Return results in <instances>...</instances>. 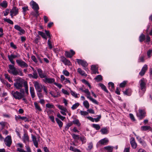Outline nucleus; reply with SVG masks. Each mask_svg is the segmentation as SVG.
Listing matches in <instances>:
<instances>
[{"label":"nucleus","mask_w":152,"mask_h":152,"mask_svg":"<svg viewBox=\"0 0 152 152\" xmlns=\"http://www.w3.org/2000/svg\"><path fill=\"white\" fill-rule=\"evenodd\" d=\"M9 69L8 70V72L14 75H19L20 76H23V74L22 71L20 70H17L15 68L14 65L9 64Z\"/></svg>","instance_id":"1"},{"label":"nucleus","mask_w":152,"mask_h":152,"mask_svg":"<svg viewBox=\"0 0 152 152\" xmlns=\"http://www.w3.org/2000/svg\"><path fill=\"white\" fill-rule=\"evenodd\" d=\"M11 94L13 97L15 99L20 100L24 97L25 93L24 89L20 90V92L12 91Z\"/></svg>","instance_id":"2"},{"label":"nucleus","mask_w":152,"mask_h":152,"mask_svg":"<svg viewBox=\"0 0 152 152\" xmlns=\"http://www.w3.org/2000/svg\"><path fill=\"white\" fill-rule=\"evenodd\" d=\"M80 90L82 92L85 93L86 94V96L87 98L89 99L93 103L96 104H98L99 102L91 96V93L88 89H85L84 90L83 88L82 87L80 88Z\"/></svg>","instance_id":"3"},{"label":"nucleus","mask_w":152,"mask_h":152,"mask_svg":"<svg viewBox=\"0 0 152 152\" xmlns=\"http://www.w3.org/2000/svg\"><path fill=\"white\" fill-rule=\"evenodd\" d=\"M15 81L14 84V87L17 89L22 90L23 85H24V83L25 81H24L22 78L18 77L16 79Z\"/></svg>","instance_id":"4"},{"label":"nucleus","mask_w":152,"mask_h":152,"mask_svg":"<svg viewBox=\"0 0 152 152\" xmlns=\"http://www.w3.org/2000/svg\"><path fill=\"white\" fill-rule=\"evenodd\" d=\"M33 84L37 92H42V86L39 82L36 81L33 82Z\"/></svg>","instance_id":"5"},{"label":"nucleus","mask_w":152,"mask_h":152,"mask_svg":"<svg viewBox=\"0 0 152 152\" xmlns=\"http://www.w3.org/2000/svg\"><path fill=\"white\" fill-rule=\"evenodd\" d=\"M77 62L80 64L83 67L84 69L86 71L88 70V68L87 66L88 65V64L87 62L83 60L79 59H76Z\"/></svg>","instance_id":"6"},{"label":"nucleus","mask_w":152,"mask_h":152,"mask_svg":"<svg viewBox=\"0 0 152 152\" xmlns=\"http://www.w3.org/2000/svg\"><path fill=\"white\" fill-rule=\"evenodd\" d=\"M16 62L18 65L22 68H27L28 66V64L22 59H17Z\"/></svg>","instance_id":"7"},{"label":"nucleus","mask_w":152,"mask_h":152,"mask_svg":"<svg viewBox=\"0 0 152 152\" xmlns=\"http://www.w3.org/2000/svg\"><path fill=\"white\" fill-rule=\"evenodd\" d=\"M14 28L16 30L19 31L18 33V34L19 35H21L25 34V30L22 29L19 26L16 25L14 26Z\"/></svg>","instance_id":"8"},{"label":"nucleus","mask_w":152,"mask_h":152,"mask_svg":"<svg viewBox=\"0 0 152 152\" xmlns=\"http://www.w3.org/2000/svg\"><path fill=\"white\" fill-rule=\"evenodd\" d=\"M42 81L46 83L51 84L54 83L55 79L54 78L48 77L46 75V77L42 79Z\"/></svg>","instance_id":"9"},{"label":"nucleus","mask_w":152,"mask_h":152,"mask_svg":"<svg viewBox=\"0 0 152 152\" xmlns=\"http://www.w3.org/2000/svg\"><path fill=\"white\" fill-rule=\"evenodd\" d=\"M4 141L6 145L8 147H10L12 143L11 137L9 135L5 137Z\"/></svg>","instance_id":"10"},{"label":"nucleus","mask_w":152,"mask_h":152,"mask_svg":"<svg viewBox=\"0 0 152 152\" xmlns=\"http://www.w3.org/2000/svg\"><path fill=\"white\" fill-rule=\"evenodd\" d=\"M30 5L35 11L37 12V11L39 10V7L38 4L34 1H31L30 3Z\"/></svg>","instance_id":"11"},{"label":"nucleus","mask_w":152,"mask_h":152,"mask_svg":"<svg viewBox=\"0 0 152 152\" xmlns=\"http://www.w3.org/2000/svg\"><path fill=\"white\" fill-rule=\"evenodd\" d=\"M60 80L61 83L64 84H66L68 83H71L70 81L69 80V78H65L63 75H61L60 76Z\"/></svg>","instance_id":"12"},{"label":"nucleus","mask_w":152,"mask_h":152,"mask_svg":"<svg viewBox=\"0 0 152 152\" xmlns=\"http://www.w3.org/2000/svg\"><path fill=\"white\" fill-rule=\"evenodd\" d=\"M34 105L36 113H39V112L42 111V109L38 103L37 102H34Z\"/></svg>","instance_id":"13"},{"label":"nucleus","mask_w":152,"mask_h":152,"mask_svg":"<svg viewBox=\"0 0 152 152\" xmlns=\"http://www.w3.org/2000/svg\"><path fill=\"white\" fill-rule=\"evenodd\" d=\"M10 15L12 17L18 14V10L16 7H14L10 11Z\"/></svg>","instance_id":"14"},{"label":"nucleus","mask_w":152,"mask_h":152,"mask_svg":"<svg viewBox=\"0 0 152 152\" xmlns=\"http://www.w3.org/2000/svg\"><path fill=\"white\" fill-rule=\"evenodd\" d=\"M15 119L17 121L19 119H21L23 120L25 122H28L29 121L28 119L26 117H21L19 115H18V116L15 115Z\"/></svg>","instance_id":"15"},{"label":"nucleus","mask_w":152,"mask_h":152,"mask_svg":"<svg viewBox=\"0 0 152 152\" xmlns=\"http://www.w3.org/2000/svg\"><path fill=\"white\" fill-rule=\"evenodd\" d=\"M131 146L133 149H135L137 146V143L136 142L134 138L132 137L131 138L130 141Z\"/></svg>","instance_id":"16"},{"label":"nucleus","mask_w":152,"mask_h":152,"mask_svg":"<svg viewBox=\"0 0 152 152\" xmlns=\"http://www.w3.org/2000/svg\"><path fill=\"white\" fill-rule=\"evenodd\" d=\"M70 51L71 53L69 51H65V55L66 57L71 58L75 54V52L72 50H71Z\"/></svg>","instance_id":"17"},{"label":"nucleus","mask_w":152,"mask_h":152,"mask_svg":"<svg viewBox=\"0 0 152 152\" xmlns=\"http://www.w3.org/2000/svg\"><path fill=\"white\" fill-rule=\"evenodd\" d=\"M37 71L39 77L41 78H44L46 77V75L40 69H38Z\"/></svg>","instance_id":"18"},{"label":"nucleus","mask_w":152,"mask_h":152,"mask_svg":"<svg viewBox=\"0 0 152 152\" xmlns=\"http://www.w3.org/2000/svg\"><path fill=\"white\" fill-rule=\"evenodd\" d=\"M20 57V55L17 53H16V55L13 54H11L10 55H8V57L9 60H13L14 59L16 58H19Z\"/></svg>","instance_id":"19"},{"label":"nucleus","mask_w":152,"mask_h":152,"mask_svg":"<svg viewBox=\"0 0 152 152\" xmlns=\"http://www.w3.org/2000/svg\"><path fill=\"white\" fill-rule=\"evenodd\" d=\"M108 140L106 138H104L100 140L99 143L101 145H106L108 142Z\"/></svg>","instance_id":"20"},{"label":"nucleus","mask_w":152,"mask_h":152,"mask_svg":"<svg viewBox=\"0 0 152 152\" xmlns=\"http://www.w3.org/2000/svg\"><path fill=\"white\" fill-rule=\"evenodd\" d=\"M30 91L32 98L33 99L35 96V93L34 88L32 87H30Z\"/></svg>","instance_id":"21"},{"label":"nucleus","mask_w":152,"mask_h":152,"mask_svg":"<svg viewBox=\"0 0 152 152\" xmlns=\"http://www.w3.org/2000/svg\"><path fill=\"white\" fill-rule=\"evenodd\" d=\"M29 137L26 133L24 134L23 136V141L25 143L29 141Z\"/></svg>","instance_id":"22"},{"label":"nucleus","mask_w":152,"mask_h":152,"mask_svg":"<svg viewBox=\"0 0 152 152\" xmlns=\"http://www.w3.org/2000/svg\"><path fill=\"white\" fill-rule=\"evenodd\" d=\"M137 117L140 119H142V109H140L138 110V112L137 113Z\"/></svg>","instance_id":"23"},{"label":"nucleus","mask_w":152,"mask_h":152,"mask_svg":"<svg viewBox=\"0 0 152 152\" xmlns=\"http://www.w3.org/2000/svg\"><path fill=\"white\" fill-rule=\"evenodd\" d=\"M91 69L92 71V73L94 74H99L98 72L97 71V69L96 66L94 65H92L91 66Z\"/></svg>","instance_id":"24"},{"label":"nucleus","mask_w":152,"mask_h":152,"mask_svg":"<svg viewBox=\"0 0 152 152\" xmlns=\"http://www.w3.org/2000/svg\"><path fill=\"white\" fill-rule=\"evenodd\" d=\"M150 37L148 36H147L146 37L143 34V41L145 40V42L148 43V44L151 40Z\"/></svg>","instance_id":"25"},{"label":"nucleus","mask_w":152,"mask_h":152,"mask_svg":"<svg viewBox=\"0 0 152 152\" xmlns=\"http://www.w3.org/2000/svg\"><path fill=\"white\" fill-rule=\"evenodd\" d=\"M100 132L103 134H106L109 133L108 130L106 127L100 130Z\"/></svg>","instance_id":"26"},{"label":"nucleus","mask_w":152,"mask_h":152,"mask_svg":"<svg viewBox=\"0 0 152 152\" xmlns=\"http://www.w3.org/2000/svg\"><path fill=\"white\" fill-rule=\"evenodd\" d=\"M77 72L82 76L86 77L87 75L85 73V72L82 70L80 68H78L77 69Z\"/></svg>","instance_id":"27"},{"label":"nucleus","mask_w":152,"mask_h":152,"mask_svg":"<svg viewBox=\"0 0 152 152\" xmlns=\"http://www.w3.org/2000/svg\"><path fill=\"white\" fill-rule=\"evenodd\" d=\"M109 89L111 91H113L114 88V84L112 82H110L108 83Z\"/></svg>","instance_id":"28"},{"label":"nucleus","mask_w":152,"mask_h":152,"mask_svg":"<svg viewBox=\"0 0 152 152\" xmlns=\"http://www.w3.org/2000/svg\"><path fill=\"white\" fill-rule=\"evenodd\" d=\"M99 85L101 87L102 90L107 93H108V91L106 87L102 83H99Z\"/></svg>","instance_id":"29"},{"label":"nucleus","mask_w":152,"mask_h":152,"mask_svg":"<svg viewBox=\"0 0 152 152\" xmlns=\"http://www.w3.org/2000/svg\"><path fill=\"white\" fill-rule=\"evenodd\" d=\"M70 92L72 95L75 98H78L80 96V94H77L74 91L71 90Z\"/></svg>","instance_id":"30"},{"label":"nucleus","mask_w":152,"mask_h":152,"mask_svg":"<svg viewBox=\"0 0 152 152\" xmlns=\"http://www.w3.org/2000/svg\"><path fill=\"white\" fill-rule=\"evenodd\" d=\"M32 140L34 142V145L36 148L38 146V142L37 140L36 137L35 136H32Z\"/></svg>","instance_id":"31"},{"label":"nucleus","mask_w":152,"mask_h":152,"mask_svg":"<svg viewBox=\"0 0 152 152\" xmlns=\"http://www.w3.org/2000/svg\"><path fill=\"white\" fill-rule=\"evenodd\" d=\"M24 86L25 87V90L26 93L27 94H28V85L27 82L25 81L24 83Z\"/></svg>","instance_id":"32"},{"label":"nucleus","mask_w":152,"mask_h":152,"mask_svg":"<svg viewBox=\"0 0 152 152\" xmlns=\"http://www.w3.org/2000/svg\"><path fill=\"white\" fill-rule=\"evenodd\" d=\"M53 42L51 40L48 39V45L50 49H51L53 48Z\"/></svg>","instance_id":"33"},{"label":"nucleus","mask_w":152,"mask_h":152,"mask_svg":"<svg viewBox=\"0 0 152 152\" xmlns=\"http://www.w3.org/2000/svg\"><path fill=\"white\" fill-rule=\"evenodd\" d=\"M32 69L33 71V76H32V78L35 79L37 78L38 77V76L37 71L33 67L32 68Z\"/></svg>","instance_id":"34"},{"label":"nucleus","mask_w":152,"mask_h":152,"mask_svg":"<svg viewBox=\"0 0 152 152\" xmlns=\"http://www.w3.org/2000/svg\"><path fill=\"white\" fill-rule=\"evenodd\" d=\"M104 148L107 151V152H112L113 147V146H108L104 147Z\"/></svg>","instance_id":"35"},{"label":"nucleus","mask_w":152,"mask_h":152,"mask_svg":"<svg viewBox=\"0 0 152 152\" xmlns=\"http://www.w3.org/2000/svg\"><path fill=\"white\" fill-rule=\"evenodd\" d=\"M83 104L84 106L87 109L89 108L90 107V105L88 101L85 100L84 101L83 103Z\"/></svg>","instance_id":"36"},{"label":"nucleus","mask_w":152,"mask_h":152,"mask_svg":"<svg viewBox=\"0 0 152 152\" xmlns=\"http://www.w3.org/2000/svg\"><path fill=\"white\" fill-rule=\"evenodd\" d=\"M56 121L57 123L58 124L59 127L60 128L63 125V123L62 122L57 118H56Z\"/></svg>","instance_id":"37"},{"label":"nucleus","mask_w":152,"mask_h":152,"mask_svg":"<svg viewBox=\"0 0 152 152\" xmlns=\"http://www.w3.org/2000/svg\"><path fill=\"white\" fill-rule=\"evenodd\" d=\"M1 6L3 7L6 8L7 6V3L6 1H3L0 4Z\"/></svg>","instance_id":"38"},{"label":"nucleus","mask_w":152,"mask_h":152,"mask_svg":"<svg viewBox=\"0 0 152 152\" xmlns=\"http://www.w3.org/2000/svg\"><path fill=\"white\" fill-rule=\"evenodd\" d=\"M73 124L76 125L78 126H80V124L79 120L76 119L73 121L72 122Z\"/></svg>","instance_id":"39"},{"label":"nucleus","mask_w":152,"mask_h":152,"mask_svg":"<svg viewBox=\"0 0 152 152\" xmlns=\"http://www.w3.org/2000/svg\"><path fill=\"white\" fill-rule=\"evenodd\" d=\"M95 79L96 80L97 82L101 81L102 80V76L101 75H97L95 78Z\"/></svg>","instance_id":"40"},{"label":"nucleus","mask_w":152,"mask_h":152,"mask_svg":"<svg viewBox=\"0 0 152 152\" xmlns=\"http://www.w3.org/2000/svg\"><path fill=\"white\" fill-rule=\"evenodd\" d=\"M92 126L96 130H99L101 128L99 125L98 124H92Z\"/></svg>","instance_id":"41"},{"label":"nucleus","mask_w":152,"mask_h":152,"mask_svg":"<svg viewBox=\"0 0 152 152\" xmlns=\"http://www.w3.org/2000/svg\"><path fill=\"white\" fill-rule=\"evenodd\" d=\"M79 105L80 104L79 103L77 102L75 103V104L73 105L71 107V109L72 110H74L76 109L79 106Z\"/></svg>","instance_id":"42"},{"label":"nucleus","mask_w":152,"mask_h":152,"mask_svg":"<svg viewBox=\"0 0 152 152\" xmlns=\"http://www.w3.org/2000/svg\"><path fill=\"white\" fill-rule=\"evenodd\" d=\"M151 127L149 126H143V131H151Z\"/></svg>","instance_id":"43"},{"label":"nucleus","mask_w":152,"mask_h":152,"mask_svg":"<svg viewBox=\"0 0 152 152\" xmlns=\"http://www.w3.org/2000/svg\"><path fill=\"white\" fill-rule=\"evenodd\" d=\"M124 94L128 96H130L131 95V90L129 89H127L124 92Z\"/></svg>","instance_id":"44"},{"label":"nucleus","mask_w":152,"mask_h":152,"mask_svg":"<svg viewBox=\"0 0 152 152\" xmlns=\"http://www.w3.org/2000/svg\"><path fill=\"white\" fill-rule=\"evenodd\" d=\"M80 140L82 142V144L85 143L86 142V137L83 136H81L80 138Z\"/></svg>","instance_id":"45"},{"label":"nucleus","mask_w":152,"mask_h":152,"mask_svg":"<svg viewBox=\"0 0 152 152\" xmlns=\"http://www.w3.org/2000/svg\"><path fill=\"white\" fill-rule=\"evenodd\" d=\"M5 78L7 79L10 82H12V80L10 79V76L7 74H5L4 75Z\"/></svg>","instance_id":"46"},{"label":"nucleus","mask_w":152,"mask_h":152,"mask_svg":"<svg viewBox=\"0 0 152 152\" xmlns=\"http://www.w3.org/2000/svg\"><path fill=\"white\" fill-rule=\"evenodd\" d=\"M63 74L66 76L68 77L69 75V72L66 69H64L62 72Z\"/></svg>","instance_id":"47"},{"label":"nucleus","mask_w":152,"mask_h":152,"mask_svg":"<svg viewBox=\"0 0 152 152\" xmlns=\"http://www.w3.org/2000/svg\"><path fill=\"white\" fill-rule=\"evenodd\" d=\"M4 21L5 22H7V23L10 24H13V22L10 19L8 18H4Z\"/></svg>","instance_id":"48"},{"label":"nucleus","mask_w":152,"mask_h":152,"mask_svg":"<svg viewBox=\"0 0 152 152\" xmlns=\"http://www.w3.org/2000/svg\"><path fill=\"white\" fill-rule=\"evenodd\" d=\"M72 136L73 139L74 140H79L80 139L79 135H76L74 134H72Z\"/></svg>","instance_id":"49"},{"label":"nucleus","mask_w":152,"mask_h":152,"mask_svg":"<svg viewBox=\"0 0 152 152\" xmlns=\"http://www.w3.org/2000/svg\"><path fill=\"white\" fill-rule=\"evenodd\" d=\"M147 55L148 58H150L152 55V49L148 50L147 53Z\"/></svg>","instance_id":"50"},{"label":"nucleus","mask_w":152,"mask_h":152,"mask_svg":"<svg viewBox=\"0 0 152 152\" xmlns=\"http://www.w3.org/2000/svg\"><path fill=\"white\" fill-rule=\"evenodd\" d=\"M73 124V123L72 122H70L68 123L65 128V129L66 130H67L69 128V127L72 126Z\"/></svg>","instance_id":"51"},{"label":"nucleus","mask_w":152,"mask_h":152,"mask_svg":"<svg viewBox=\"0 0 152 152\" xmlns=\"http://www.w3.org/2000/svg\"><path fill=\"white\" fill-rule=\"evenodd\" d=\"M40 37L38 35H37L36 37L34 39V42L35 43L37 44L38 43V40H40Z\"/></svg>","instance_id":"52"},{"label":"nucleus","mask_w":152,"mask_h":152,"mask_svg":"<svg viewBox=\"0 0 152 152\" xmlns=\"http://www.w3.org/2000/svg\"><path fill=\"white\" fill-rule=\"evenodd\" d=\"M46 107L48 108H54V106L52 104L47 103L46 104Z\"/></svg>","instance_id":"53"},{"label":"nucleus","mask_w":152,"mask_h":152,"mask_svg":"<svg viewBox=\"0 0 152 152\" xmlns=\"http://www.w3.org/2000/svg\"><path fill=\"white\" fill-rule=\"evenodd\" d=\"M41 92H37V94L39 99H40L43 97V95L41 93Z\"/></svg>","instance_id":"54"},{"label":"nucleus","mask_w":152,"mask_h":152,"mask_svg":"<svg viewBox=\"0 0 152 152\" xmlns=\"http://www.w3.org/2000/svg\"><path fill=\"white\" fill-rule=\"evenodd\" d=\"M80 114L83 116L87 115L88 114V112L86 111L80 110Z\"/></svg>","instance_id":"55"},{"label":"nucleus","mask_w":152,"mask_h":152,"mask_svg":"<svg viewBox=\"0 0 152 152\" xmlns=\"http://www.w3.org/2000/svg\"><path fill=\"white\" fill-rule=\"evenodd\" d=\"M70 150L74 152H76L77 151H79V150L73 147L72 146H70Z\"/></svg>","instance_id":"56"},{"label":"nucleus","mask_w":152,"mask_h":152,"mask_svg":"<svg viewBox=\"0 0 152 152\" xmlns=\"http://www.w3.org/2000/svg\"><path fill=\"white\" fill-rule=\"evenodd\" d=\"M148 68V66L145 64L143 66V75L145 74Z\"/></svg>","instance_id":"57"},{"label":"nucleus","mask_w":152,"mask_h":152,"mask_svg":"<svg viewBox=\"0 0 152 152\" xmlns=\"http://www.w3.org/2000/svg\"><path fill=\"white\" fill-rule=\"evenodd\" d=\"M38 34L41 35L43 38H45L46 35L44 33L41 31H38Z\"/></svg>","instance_id":"58"},{"label":"nucleus","mask_w":152,"mask_h":152,"mask_svg":"<svg viewBox=\"0 0 152 152\" xmlns=\"http://www.w3.org/2000/svg\"><path fill=\"white\" fill-rule=\"evenodd\" d=\"M7 124V122L4 121H2L0 122V124L2 126V129H3L5 125Z\"/></svg>","instance_id":"59"},{"label":"nucleus","mask_w":152,"mask_h":152,"mask_svg":"<svg viewBox=\"0 0 152 152\" xmlns=\"http://www.w3.org/2000/svg\"><path fill=\"white\" fill-rule=\"evenodd\" d=\"M57 116L62 121L64 120L65 118V117L61 115L59 113L57 114Z\"/></svg>","instance_id":"60"},{"label":"nucleus","mask_w":152,"mask_h":152,"mask_svg":"<svg viewBox=\"0 0 152 152\" xmlns=\"http://www.w3.org/2000/svg\"><path fill=\"white\" fill-rule=\"evenodd\" d=\"M61 91L64 94L69 95V93L67 91L64 89H62L61 90Z\"/></svg>","instance_id":"61"},{"label":"nucleus","mask_w":152,"mask_h":152,"mask_svg":"<svg viewBox=\"0 0 152 152\" xmlns=\"http://www.w3.org/2000/svg\"><path fill=\"white\" fill-rule=\"evenodd\" d=\"M65 65H67L68 66H70L71 65V63L70 61L67 59H66V61L64 63Z\"/></svg>","instance_id":"62"},{"label":"nucleus","mask_w":152,"mask_h":152,"mask_svg":"<svg viewBox=\"0 0 152 152\" xmlns=\"http://www.w3.org/2000/svg\"><path fill=\"white\" fill-rule=\"evenodd\" d=\"M126 83V81H124L122 83H120V86L121 87H124Z\"/></svg>","instance_id":"63"},{"label":"nucleus","mask_w":152,"mask_h":152,"mask_svg":"<svg viewBox=\"0 0 152 152\" xmlns=\"http://www.w3.org/2000/svg\"><path fill=\"white\" fill-rule=\"evenodd\" d=\"M124 152H130V146L129 145L126 148H125Z\"/></svg>","instance_id":"64"}]
</instances>
